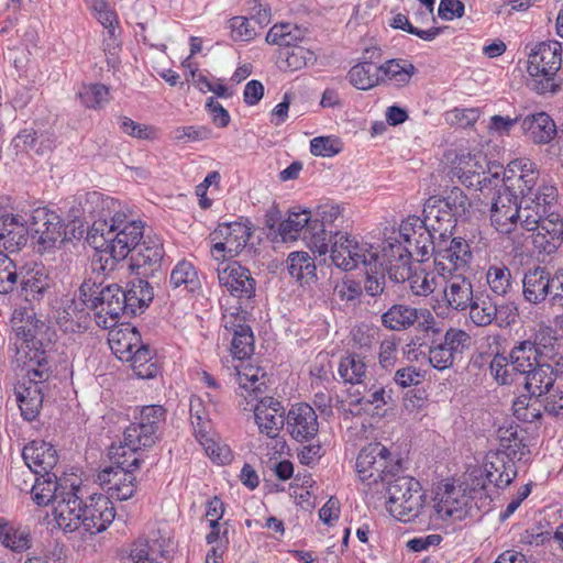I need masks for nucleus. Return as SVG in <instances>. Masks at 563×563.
Returning <instances> with one entry per match:
<instances>
[{
    "instance_id": "1",
    "label": "nucleus",
    "mask_w": 563,
    "mask_h": 563,
    "mask_svg": "<svg viewBox=\"0 0 563 563\" xmlns=\"http://www.w3.org/2000/svg\"><path fill=\"white\" fill-rule=\"evenodd\" d=\"M82 210L93 219L87 235L90 245H104L118 257H126L144 238V223L133 217L129 207L110 196L87 192Z\"/></svg>"
},
{
    "instance_id": "2",
    "label": "nucleus",
    "mask_w": 563,
    "mask_h": 563,
    "mask_svg": "<svg viewBox=\"0 0 563 563\" xmlns=\"http://www.w3.org/2000/svg\"><path fill=\"white\" fill-rule=\"evenodd\" d=\"M387 510L399 521L423 523L426 493L421 484L410 476H398L388 482Z\"/></svg>"
},
{
    "instance_id": "3",
    "label": "nucleus",
    "mask_w": 563,
    "mask_h": 563,
    "mask_svg": "<svg viewBox=\"0 0 563 563\" xmlns=\"http://www.w3.org/2000/svg\"><path fill=\"white\" fill-rule=\"evenodd\" d=\"M562 65V44L558 41L539 43L529 54L528 74L532 77L529 87L538 93L555 92V75Z\"/></svg>"
},
{
    "instance_id": "4",
    "label": "nucleus",
    "mask_w": 563,
    "mask_h": 563,
    "mask_svg": "<svg viewBox=\"0 0 563 563\" xmlns=\"http://www.w3.org/2000/svg\"><path fill=\"white\" fill-rule=\"evenodd\" d=\"M467 497L453 484L438 486L431 505L424 506L423 526L437 528L445 520H461L466 515Z\"/></svg>"
},
{
    "instance_id": "5",
    "label": "nucleus",
    "mask_w": 563,
    "mask_h": 563,
    "mask_svg": "<svg viewBox=\"0 0 563 563\" xmlns=\"http://www.w3.org/2000/svg\"><path fill=\"white\" fill-rule=\"evenodd\" d=\"M355 467L362 482L368 485L378 484V482L388 484L390 477L394 476V470L398 468V464L393 463L390 452L385 445L374 442L361 450Z\"/></svg>"
},
{
    "instance_id": "6",
    "label": "nucleus",
    "mask_w": 563,
    "mask_h": 563,
    "mask_svg": "<svg viewBox=\"0 0 563 563\" xmlns=\"http://www.w3.org/2000/svg\"><path fill=\"white\" fill-rule=\"evenodd\" d=\"M516 462L517 459L506 453L489 451L485 457L484 470L475 468L470 474L472 488L486 489L488 483L497 488H506L517 477Z\"/></svg>"
},
{
    "instance_id": "7",
    "label": "nucleus",
    "mask_w": 563,
    "mask_h": 563,
    "mask_svg": "<svg viewBox=\"0 0 563 563\" xmlns=\"http://www.w3.org/2000/svg\"><path fill=\"white\" fill-rule=\"evenodd\" d=\"M175 550V542L158 530L147 538H139L123 547L120 550V559L131 560L133 563H159V561H173Z\"/></svg>"
},
{
    "instance_id": "8",
    "label": "nucleus",
    "mask_w": 563,
    "mask_h": 563,
    "mask_svg": "<svg viewBox=\"0 0 563 563\" xmlns=\"http://www.w3.org/2000/svg\"><path fill=\"white\" fill-rule=\"evenodd\" d=\"M472 258L473 253L466 240L462 238L438 239L434 266L442 277L457 273L465 274Z\"/></svg>"
},
{
    "instance_id": "9",
    "label": "nucleus",
    "mask_w": 563,
    "mask_h": 563,
    "mask_svg": "<svg viewBox=\"0 0 563 563\" xmlns=\"http://www.w3.org/2000/svg\"><path fill=\"white\" fill-rule=\"evenodd\" d=\"M30 232L40 253L51 251L57 242L63 241L65 234L64 221L55 211L47 208H37L31 216Z\"/></svg>"
},
{
    "instance_id": "10",
    "label": "nucleus",
    "mask_w": 563,
    "mask_h": 563,
    "mask_svg": "<svg viewBox=\"0 0 563 563\" xmlns=\"http://www.w3.org/2000/svg\"><path fill=\"white\" fill-rule=\"evenodd\" d=\"M523 202L521 196L503 186L497 191L490 209V221L495 229L508 234L520 224L523 228Z\"/></svg>"
},
{
    "instance_id": "11",
    "label": "nucleus",
    "mask_w": 563,
    "mask_h": 563,
    "mask_svg": "<svg viewBox=\"0 0 563 563\" xmlns=\"http://www.w3.org/2000/svg\"><path fill=\"white\" fill-rule=\"evenodd\" d=\"M251 228L241 222L221 223L210 234L214 242L211 254L216 261L234 257L246 246L251 238Z\"/></svg>"
},
{
    "instance_id": "12",
    "label": "nucleus",
    "mask_w": 563,
    "mask_h": 563,
    "mask_svg": "<svg viewBox=\"0 0 563 563\" xmlns=\"http://www.w3.org/2000/svg\"><path fill=\"white\" fill-rule=\"evenodd\" d=\"M523 202V225H536L542 214L560 209L559 191L547 181L538 184L530 192L521 196Z\"/></svg>"
},
{
    "instance_id": "13",
    "label": "nucleus",
    "mask_w": 563,
    "mask_h": 563,
    "mask_svg": "<svg viewBox=\"0 0 563 563\" xmlns=\"http://www.w3.org/2000/svg\"><path fill=\"white\" fill-rule=\"evenodd\" d=\"M247 314L246 310L238 307L234 311H227L222 318L224 329L232 333L230 351L239 361L249 358L254 352V335L247 324Z\"/></svg>"
},
{
    "instance_id": "14",
    "label": "nucleus",
    "mask_w": 563,
    "mask_h": 563,
    "mask_svg": "<svg viewBox=\"0 0 563 563\" xmlns=\"http://www.w3.org/2000/svg\"><path fill=\"white\" fill-rule=\"evenodd\" d=\"M532 231V244L539 253L547 255L558 251L563 242V219L560 209L542 214L536 225H523Z\"/></svg>"
},
{
    "instance_id": "15",
    "label": "nucleus",
    "mask_w": 563,
    "mask_h": 563,
    "mask_svg": "<svg viewBox=\"0 0 563 563\" xmlns=\"http://www.w3.org/2000/svg\"><path fill=\"white\" fill-rule=\"evenodd\" d=\"M412 255L410 247L404 245L398 238L389 236L379 249L378 267L384 268L394 283H404L409 277Z\"/></svg>"
},
{
    "instance_id": "16",
    "label": "nucleus",
    "mask_w": 563,
    "mask_h": 563,
    "mask_svg": "<svg viewBox=\"0 0 563 563\" xmlns=\"http://www.w3.org/2000/svg\"><path fill=\"white\" fill-rule=\"evenodd\" d=\"M286 429L297 442H309L314 439L319 432L314 409L306 402L292 405L286 416Z\"/></svg>"
},
{
    "instance_id": "17",
    "label": "nucleus",
    "mask_w": 563,
    "mask_h": 563,
    "mask_svg": "<svg viewBox=\"0 0 563 563\" xmlns=\"http://www.w3.org/2000/svg\"><path fill=\"white\" fill-rule=\"evenodd\" d=\"M115 512L109 497L91 495L82 503L81 531L96 534L103 531L114 519Z\"/></svg>"
},
{
    "instance_id": "18",
    "label": "nucleus",
    "mask_w": 563,
    "mask_h": 563,
    "mask_svg": "<svg viewBox=\"0 0 563 563\" xmlns=\"http://www.w3.org/2000/svg\"><path fill=\"white\" fill-rule=\"evenodd\" d=\"M124 290L117 284L104 286L99 291V302L96 310V322L103 329L114 327L124 317L126 306Z\"/></svg>"
},
{
    "instance_id": "19",
    "label": "nucleus",
    "mask_w": 563,
    "mask_h": 563,
    "mask_svg": "<svg viewBox=\"0 0 563 563\" xmlns=\"http://www.w3.org/2000/svg\"><path fill=\"white\" fill-rule=\"evenodd\" d=\"M538 180L539 170L536 163L526 157L509 162L500 179L504 187L519 196L530 192V189L538 185Z\"/></svg>"
},
{
    "instance_id": "20",
    "label": "nucleus",
    "mask_w": 563,
    "mask_h": 563,
    "mask_svg": "<svg viewBox=\"0 0 563 563\" xmlns=\"http://www.w3.org/2000/svg\"><path fill=\"white\" fill-rule=\"evenodd\" d=\"M78 488L70 484L66 493L57 495L53 516L58 527L65 532L81 531L82 500L77 495Z\"/></svg>"
},
{
    "instance_id": "21",
    "label": "nucleus",
    "mask_w": 563,
    "mask_h": 563,
    "mask_svg": "<svg viewBox=\"0 0 563 563\" xmlns=\"http://www.w3.org/2000/svg\"><path fill=\"white\" fill-rule=\"evenodd\" d=\"M218 279L232 296L239 299H251L255 296L256 280L249 268L238 262H231L218 268Z\"/></svg>"
},
{
    "instance_id": "22",
    "label": "nucleus",
    "mask_w": 563,
    "mask_h": 563,
    "mask_svg": "<svg viewBox=\"0 0 563 563\" xmlns=\"http://www.w3.org/2000/svg\"><path fill=\"white\" fill-rule=\"evenodd\" d=\"M21 272L15 291L29 302L42 300L53 283L48 271L41 264H34L21 266Z\"/></svg>"
},
{
    "instance_id": "23",
    "label": "nucleus",
    "mask_w": 563,
    "mask_h": 563,
    "mask_svg": "<svg viewBox=\"0 0 563 563\" xmlns=\"http://www.w3.org/2000/svg\"><path fill=\"white\" fill-rule=\"evenodd\" d=\"M22 456L31 474H57L54 470L57 466L58 454L51 443L34 440L24 446Z\"/></svg>"
},
{
    "instance_id": "24",
    "label": "nucleus",
    "mask_w": 563,
    "mask_h": 563,
    "mask_svg": "<svg viewBox=\"0 0 563 563\" xmlns=\"http://www.w3.org/2000/svg\"><path fill=\"white\" fill-rule=\"evenodd\" d=\"M97 482L106 488L109 499L128 500L136 490V477L132 472L106 467L97 475Z\"/></svg>"
},
{
    "instance_id": "25",
    "label": "nucleus",
    "mask_w": 563,
    "mask_h": 563,
    "mask_svg": "<svg viewBox=\"0 0 563 563\" xmlns=\"http://www.w3.org/2000/svg\"><path fill=\"white\" fill-rule=\"evenodd\" d=\"M552 273L543 266H536L528 269L522 278L523 299L534 306L550 299L552 286Z\"/></svg>"
},
{
    "instance_id": "26",
    "label": "nucleus",
    "mask_w": 563,
    "mask_h": 563,
    "mask_svg": "<svg viewBox=\"0 0 563 563\" xmlns=\"http://www.w3.org/2000/svg\"><path fill=\"white\" fill-rule=\"evenodd\" d=\"M255 422L260 432L275 439L286 423L282 404L271 397L260 400L254 409Z\"/></svg>"
},
{
    "instance_id": "27",
    "label": "nucleus",
    "mask_w": 563,
    "mask_h": 563,
    "mask_svg": "<svg viewBox=\"0 0 563 563\" xmlns=\"http://www.w3.org/2000/svg\"><path fill=\"white\" fill-rule=\"evenodd\" d=\"M559 366V363L553 367L552 364L540 361L519 379L531 396L542 397L553 389L559 374L562 373Z\"/></svg>"
},
{
    "instance_id": "28",
    "label": "nucleus",
    "mask_w": 563,
    "mask_h": 563,
    "mask_svg": "<svg viewBox=\"0 0 563 563\" xmlns=\"http://www.w3.org/2000/svg\"><path fill=\"white\" fill-rule=\"evenodd\" d=\"M340 218H342V210L338 205L324 203L317 208L312 220H318L321 225L312 234L311 251L313 253L324 255L329 252V245L334 234L331 231L327 232L325 227L333 224Z\"/></svg>"
},
{
    "instance_id": "29",
    "label": "nucleus",
    "mask_w": 563,
    "mask_h": 563,
    "mask_svg": "<svg viewBox=\"0 0 563 563\" xmlns=\"http://www.w3.org/2000/svg\"><path fill=\"white\" fill-rule=\"evenodd\" d=\"M456 222L442 202H438V197H430L424 203L422 224L430 232H435L438 239H450Z\"/></svg>"
},
{
    "instance_id": "30",
    "label": "nucleus",
    "mask_w": 563,
    "mask_h": 563,
    "mask_svg": "<svg viewBox=\"0 0 563 563\" xmlns=\"http://www.w3.org/2000/svg\"><path fill=\"white\" fill-rule=\"evenodd\" d=\"M18 312L15 311L12 318L14 336L11 339L14 345L18 357H25L27 352L31 354L34 351H41V340L37 339L38 321L32 316H29L25 321L20 319L18 321Z\"/></svg>"
},
{
    "instance_id": "31",
    "label": "nucleus",
    "mask_w": 563,
    "mask_h": 563,
    "mask_svg": "<svg viewBox=\"0 0 563 563\" xmlns=\"http://www.w3.org/2000/svg\"><path fill=\"white\" fill-rule=\"evenodd\" d=\"M30 228L19 214H5L0 219V249L19 252L27 241Z\"/></svg>"
},
{
    "instance_id": "32",
    "label": "nucleus",
    "mask_w": 563,
    "mask_h": 563,
    "mask_svg": "<svg viewBox=\"0 0 563 563\" xmlns=\"http://www.w3.org/2000/svg\"><path fill=\"white\" fill-rule=\"evenodd\" d=\"M499 440L500 453H506L518 462L523 460L530 453L529 450V435L527 430L519 424H509L500 427L497 431Z\"/></svg>"
},
{
    "instance_id": "33",
    "label": "nucleus",
    "mask_w": 563,
    "mask_h": 563,
    "mask_svg": "<svg viewBox=\"0 0 563 563\" xmlns=\"http://www.w3.org/2000/svg\"><path fill=\"white\" fill-rule=\"evenodd\" d=\"M443 278L444 300L448 307L456 311L466 310L474 299L471 280L463 273L446 275Z\"/></svg>"
},
{
    "instance_id": "34",
    "label": "nucleus",
    "mask_w": 563,
    "mask_h": 563,
    "mask_svg": "<svg viewBox=\"0 0 563 563\" xmlns=\"http://www.w3.org/2000/svg\"><path fill=\"white\" fill-rule=\"evenodd\" d=\"M320 225L318 220H312L310 211H294L280 223L279 234L285 241L295 240L298 235L302 234L303 239L309 240L308 244L311 247L313 231Z\"/></svg>"
},
{
    "instance_id": "35",
    "label": "nucleus",
    "mask_w": 563,
    "mask_h": 563,
    "mask_svg": "<svg viewBox=\"0 0 563 563\" xmlns=\"http://www.w3.org/2000/svg\"><path fill=\"white\" fill-rule=\"evenodd\" d=\"M35 481L31 486V494L34 503L38 506H46L49 503H57V495L66 493L69 485L66 481L58 479L57 474H47L45 476L34 475Z\"/></svg>"
},
{
    "instance_id": "36",
    "label": "nucleus",
    "mask_w": 563,
    "mask_h": 563,
    "mask_svg": "<svg viewBox=\"0 0 563 563\" xmlns=\"http://www.w3.org/2000/svg\"><path fill=\"white\" fill-rule=\"evenodd\" d=\"M523 133L536 144H547L556 134V125L545 112L529 114L521 120Z\"/></svg>"
},
{
    "instance_id": "37",
    "label": "nucleus",
    "mask_w": 563,
    "mask_h": 563,
    "mask_svg": "<svg viewBox=\"0 0 563 563\" xmlns=\"http://www.w3.org/2000/svg\"><path fill=\"white\" fill-rule=\"evenodd\" d=\"M356 236L347 233L335 232L330 242V257L332 263L344 272L355 269L354 257L356 247H354Z\"/></svg>"
},
{
    "instance_id": "38",
    "label": "nucleus",
    "mask_w": 563,
    "mask_h": 563,
    "mask_svg": "<svg viewBox=\"0 0 563 563\" xmlns=\"http://www.w3.org/2000/svg\"><path fill=\"white\" fill-rule=\"evenodd\" d=\"M164 256L163 244L157 236L145 235L137 247L132 252V267H151L155 269L159 266Z\"/></svg>"
},
{
    "instance_id": "39",
    "label": "nucleus",
    "mask_w": 563,
    "mask_h": 563,
    "mask_svg": "<svg viewBox=\"0 0 563 563\" xmlns=\"http://www.w3.org/2000/svg\"><path fill=\"white\" fill-rule=\"evenodd\" d=\"M128 361L134 374L142 379L154 378L161 372L154 350L150 345L143 344L141 341L134 349L132 354H128Z\"/></svg>"
},
{
    "instance_id": "40",
    "label": "nucleus",
    "mask_w": 563,
    "mask_h": 563,
    "mask_svg": "<svg viewBox=\"0 0 563 563\" xmlns=\"http://www.w3.org/2000/svg\"><path fill=\"white\" fill-rule=\"evenodd\" d=\"M541 350L536 347L534 343H530V340L516 342L509 352V361L512 371H516L518 374V378L538 365L541 361Z\"/></svg>"
},
{
    "instance_id": "41",
    "label": "nucleus",
    "mask_w": 563,
    "mask_h": 563,
    "mask_svg": "<svg viewBox=\"0 0 563 563\" xmlns=\"http://www.w3.org/2000/svg\"><path fill=\"white\" fill-rule=\"evenodd\" d=\"M419 321V309L408 305H393L382 314V324L393 331H404Z\"/></svg>"
},
{
    "instance_id": "42",
    "label": "nucleus",
    "mask_w": 563,
    "mask_h": 563,
    "mask_svg": "<svg viewBox=\"0 0 563 563\" xmlns=\"http://www.w3.org/2000/svg\"><path fill=\"white\" fill-rule=\"evenodd\" d=\"M15 395L21 415L25 420L33 421L38 416L43 402L41 386L37 384L20 385L15 390Z\"/></svg>"
},
{
    "instance_id": "43",
    "label": "nucleus",
    "mask_w": 563,
    "mask_h": 563,
    "mask_svg": "<svg viewBox=\"0 0 563 563\" xmlns=\"http://www.w3.org/2000/svg\"><path fill=\"white\" fill-rule=\"evenodd\" d=\"M347 79L353 87L360 90H368L385 82V77L380 75L379 66L368 62L353 66L347 73Z\"/></svg>"
},
{
    "instance_id": "44",
    "label": "nucleus",
    "mask_w": 563,
    "mask_h": 563,
    "mask_svg": "<svg viewBox=\"0 0 563 563\" xmlns=\"http://www.w3.org/2000/svg\"><path fill=\"white\" fill-rule=\"evenodd\" d=\"M306 29L288 22L277 23L271 27L266 42L271 45L295 47L306 35Z\"/></svg>"
},
{
    "instance_id": "45",
    "label": "nucleus",
    "mask_w": 563,
    "mask_h": 563,
    "mask_svg": "<svg viewBox=\"0 0 563 563\" xmlns=\"http://www.w3.org/2000/svg\"><path fill=\"white\" fill-rule=\"evenodd\" d=\"M18 361L22 362L26 366V376L29 378V385L37 384L48 379L51 375V362L45 350L34 351V353L27 352L25 357H18Z\"/></svg>"
},
{
    "instance_id": "46",
    "label": "nucleus",
    "mask_w": 563,
    "mask_h": 563,
    "mask_svg": "<svg viewBox=\"0 0 563 563\" xmlns=\"http://www.w3.org/2000/svg\"><path fill=\"white\" fill-rule=\"evenodd\" d=\"M379 69L385 82L390 81L398 87L407 85L417 73L415 65L402 58L389 59L380 65Z\"/></svg>"
},
{
    "instance_id": "47",
    "label": "nucleus",
    "mask_w": 563,
    "mask_h": 563,
    "mask_svg": "<svg viewBox=\"0 0 563 563\" xmlns=\"http://www.w3.org/2000/svg\"><path fill=\"white\" fill-rule=\"evenodd\" d=\"M289 274L301 284H309L316 278V264L307 252H291L287 257Z\"/></svg>"
},
{
    "instance_id": "48",
    "label": "nucleus",
    "mask_w": 563,
    "mask_h": 563,
    "mask_svg": "<svg viewBox=\"0 0 563 563\" xmlns=\"http://www.w3.org/2000/svg\"><path fill=\"white\" fill-rule=\"evenodd\" d=\"M159 439V431L151 426L132 422L124 430V440L128 448L142 449L153 446Z\"/></svg>"
},
{
    "instance_id": "49",
    "label": "nucleus",
    "mask_w": 563,
    "mask_h": 563,
    "mask_svg": "<svg viewBox=\"0 0 563 563\" xmlns=\"http://www.w3.org/2000/svg\"><path fill=\"white\" fill-rule=\"evenodd\" d=\"M485 277L489 290L496 296L505 297L512 289V275L509 267L504 263L489 265Z\"/></svg>"
},
{
    "instance_id": "50",
    "label": "nucleus",
    "mask_w": 563,
    "mask_h": 563,
    "mask_svg": "<svg viewBox=\"0 0 563 563\" xmlns=\"http://www.w3.org/2000/svg\"><path fill=\"white\" fill-rule=\"evenodd\" d=\"M139 450L140 449L128 448L125 440L119 445L112 444L109 449V457L112 463L110 467L132 472L134 474V471L140 467L142 462L137 454Z\"/></svg>"
},
{
    "instance_id": "51",
    "label": "nucleus",
    "mask_w": 563,
    "mask_h": 563,
    "mask_svg": "<svg viewBox=\"0 0 563 563\" xmlns=\"http://www.w3.org/2000/svg\"><path fill=\"white\" fill-rule=\"evenodd\" d=\"M338 372L345 383L360 385L366 377L367 366L358 354L349 353L340 360Z\"/></svg>"
},
{
    "instance_id": "52",
    "label": "nucleus",
    "mask_w": 563,
    "mask_h": 563,
    "mask_svg": "<svg viewBox=\"0 0 563 563\" xmlns=\"http://www.w3.org/2000/svg\"><path fill=\"white\" fill-rule=\"evenodd\" d=\"M357 396L355 394H351L350 401V411L353 415H360L363 412H371L372 407L374 409H379L387 404L386 401V393L383 387L376 389H369L361 395L360 390H356Z\"/></svg>"
},
{
    "instance_id": "53",
    "label": "nucleus",
    "mask_w": 563,
    "mask_h": 563,
    "mask_svg": "<svg viewBox=\"0 0 563 563\" xmlns=\"http://www.w3.org/2000/svg\"><path fill=\"white\" fill-rule=\"evenodd\" d=\"M21 266L5 253L0 251V295H9L19 289Z\"/></svg>"
},
{
    "instance_id": "54",
    "label": "nucleus",
    "mask_w": 563,
    "mask_h": 563,
    "mask_svg": "<svg viewBox=\"0 0 563 563\" xmlns=\"http://www.w3.org/2000/svg\"><path fill=\"white\" fill-rule=\"evenodd\" d=\"M0 541L13 552H23L31 547L30 531L9 523H0Z\"/></svg>"
},
{
    "instance_id": "55",
    "label": "nucleus",
    "mask_w": 563,
    "mask_h": 563,
    "mask_svg": "<svg viewBox=\"0 0 563 563\" xmlns=\"http://www.w3.org/2000/svg\"><path fill=\"white\" fill-rule=\"evenodd\" d=\"M479 169L481 170H473L471 168V163H467L465 169L460 175L462 184L477 190H483L489 185H493L494 187L498 186V183L500 181L498 173L492 174L487 172L485 169V165H481Z\"/></svg>"
},
{
    "instance_id": "56",
    "label": "nucleus",
    "mask_w": 563,
    "mask_h": 563,
    "mask_svg": "<svg viewBox=\"0 0 563 563\" xmlns=\"http://www.w3.org/2000/svg\"><path fill=\"white\" fill-rule=\"evenodd\" d=\"M467 309H470V319L475 325L494 324L495 300L490 296L475 297Z\"/></svg>"
},
{
    "instance_id": "57",
    "label": "nucleus",
    "mask_w": 563,
    "mask_h": 563,
    "mask_svg": "<svg viewBox=\"0 0 563 563\" xmlns=\"http://www.w3.org/2000/svg\"><path fill=\"white\" fill-rule=\"evenodd\" d=\"M542 400L538 396L520 397L512 404L515 417L523 422H534L542 417Z\"/></svg>"
},
{
    "instance_id": "58",
    "label": "nucleus",
    "mask_w": 563,
    "mask_h": 563,
    "mask_svg": "<svg viewBox=\"0 0 563 563\" xmlns=\"http://www.w3.org/2000/svg\"><path fill=\"white\" fill-rule=\"evenodd\" d=\"M198 283L197 272L190 262H179L170 273L169 284L174 289L183 287L188 291H194Z\"/></svg>"
},
{
    "instance_id": "59",
    "label": "nucleus",
    "mask_w": 563,
    "mask_h": 563,
    "mask_svg": "<svg viewBox=\"0 0 563 563\" xmlns=\"http://www.w3.org/2000/svg\"><path fill=\"white\" fill-rule=\"evenodd\" d=\"M438 202H442V206L455 218L456 221L465 218L471 208L468 197L459 187H453L443 198L438 197Z\"/></svg>"
},
{
    "instance_id": "60",
    "label": "nucleus",
    "mask_w": 563,
    "mask_h": 563,
    "mask_svg": "<svg viewBox=\"0 0 563 563\" xmlns=\"http://www.w3.org/2000/svg\"><path fill=\"white\" fill-rule=\"evenodd\" d=\"M435 232H430L424 225L419 227V233L412 240L413 252L419 262H424L432 255L435 258L438 251V238H435Z\"/></svg>"
},
{
    "instance_id": "61",
    "label": "nucleus",
    "mask_w": 563,
    "mask_h": 563,
    "mask_svg": "<svg viewBox=\"0 0 563 563\" xmlns=\"http://www.w3.org/2000/svg\"><path fill=\"white\" fill-rule=\"evenodd\" d=\"M354 247H356L355 257L353 260L355 268L360 265H363L365 268L379 266V246L356 236Z\"/></svg>"
},
{
    "instance_id": "62",
    "label": "nucleus",
    "mask_w": 563,
    "mask_h": 563,
    "mask_svg": "<svg viewBox=\"0 0 563 563\" xmlns=\"http://www.w3.org/2000/svg\"><path fill=\"white\" fill-rule=\"evenodd\" d=\"M489 369L495 380L500 385H511L519 380L518 374L512 371L510 365L509 355L496 354L490 362Z\"/></svg>"
},
{
    "instance_id": "63",
    "label": "nucleus",
    "mask_w": 563,
    "mask_h": 563,
    "mask_svg": "<svg viewBox=\"0 0 563 563\" xmlns=\"http://www.w3.org/2000/svg\"><path fill=\"white\" fill-rule=\"evenodd\" d=\"M86 2L96 13L98 21L108 30L109 40L114 42L118 24L115 12L110 9L104 0H86Z\"/></svg>"
},
{
    "instance_id": "64",
    "label": "nucleus",
    "mask_w": 563,
    "mask_h": 563,
    "mask_svg": "<svg viewBox=\"0 0 563 563\" xmlns=\"http://www.w3.org/2000/svg\"><path fill=\"white\" fill-rule=\"evenodd\" d=\"M519 318V309L515 301H495L494 324L500 329L511 328Z\"/></svg>"
}]
</instances>
